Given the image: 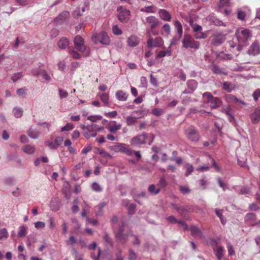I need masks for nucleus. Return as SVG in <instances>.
<instances>
[{
    "instance_id": "f257e3e1",
    "label": "nucleus",
    "mask_w": 260,
    "mask_h": 260,
    "mask_svg": "<svg viewBox=\"0 0 260 260\" xmlns=\"http://www.w3.org/2000/svg\"><path fill=\"white\" fill-rule=\"evenodd\" d=\"M236 37L239 43L248 45L247 42L250 39L252 35L250 30L248 29H238L235 34Z\"/></svg>"
},
{
    "instance_id": "f03ea898",
    "label": "nucleus",
    "mask_w": 260,
    "mask_h": 260,
    "mask_svg": "<svg viewBox=\"0 0 260 260\" xmlns=\"http://www.w3.org/2000/svg\"><path fill=\"white\" fill-rule=\"evenodd\" d=\"M182 46L184 48L187 49H198L200 47V43L198 41H195L190 36L185 35L182 40Z\"/></svg>"
},
{
    "instance_id": "7ed1b4c3",
    "label": "nucleus",
    "mask_w": 260,
    "mask_h": 260,
    "mask_svg": "<svg viewBox=\"0 0 260 260\" xmlns=\"http://www.w3.org/2000/svg\"><path fill=\"white\" fill-rule=\"evenodd\" d=\"M74 45L77 50L81 52L85 53L86 56L90 54V49L84 45L83 39L80 36H77L74 38Z\"/></svg>"
},
{
    "instance_id": "20e7f679",
    "label": "nucleus",
    "mask_w": 260,
    "mask_h": 260,
    "mask_svg": "<svg viewBox=\"0 0 260 260\" xmlns=\"http://www.w3.org/2000/svg\"><path fill=\"white\" fill-rule=\"evenodd\" d=\"M148 139V135L146 133H143L141 135L134 137L131 140V145L134 147H140L142 145L147 143V140Z\"/></svg>"
},
{
    "instance_id": "39448f33",
    "label": "nucleus",
    "mask_w": 260,
    "mask_h": 260,
    "mask_svg": "<svg viewBox=\"0 0 260 260\" xmlns=\"http://www.w3.org/2000/svg\"><path fill=\"white\" fill-rule=\"evenodd\" d=\"M91 39L96 44L100 42L103 45H107L110 43L109 37L105 31H102L99 34H94L92 36Z\"/></svg>"
},
{
    "instance_id": "423d86ee",
    "label": "nucleus",
    "mask_w": 260,
    "mask_h": 260,
    "mask_svg": "<svg viewBox=\"0 0 260 260\" xmlns=\"http://www.w3.org/2000/svg\"><path fill=\"white\" fill-rule=\"evenodd\" d=\"M185 134L188 140L192 142H198L200 139V135L195 127L190 125L185 131Z\"/></svg>"
},
{
    "instance_id": "0eeeda50",
    "label": "nucleus",
    "mask_w": 260,
    "mask_h": 260,
    "mask_svg": "<svg viewBox=\"0 0 260 260\" xmlns=\"http://www.w3.org/2000/svg\"><path fill=\"white\" fill-rule=\"evenodd\" d=\"M143 23L146 26L149 27L152 31L153 29L158 25L159 21L155 16H149L143 21Z\"/></svg>"
},
{
    "instance_id": "6e6552de",
    "label": "nucleus",
    "mask_w": 260,
    "mask_h": 260,
    "mask_svg": "<svg viewBox=\"0 0 260 260\" xmlns=\"http://www.w3.org/2000/svg\"><path fill=\"white\" fill-rule=\"evenodd\" d=\"M148 47L152 48L153 47H160L164 44V42L162 38L160 37L155 38L153 39L152 38H149L147 40Z\"/></svg>"
},
{
    "instance_id": "1a4fd4ad",
    "label": "nucleus",
    "mask_w": 260,
    "mask_h": 260,
    "mask_svg": "<svg viewBox=\"0 0 260 260\" xmlns=\"http://www.w3.org/2000/svg\"><path fill=\"white\" fill-rule=\"evenodd\" d=\"M247 53L252 56H255L260 54V45L257 41L252 43L247 51Z\"/></svg>"
},
{
    "instance_id": "9d476101",
    "label": "nucleus",
    "mask_w": 260,
    "mask_h": 260,
    "mask_svg": "<svg viewBox=\"0 0 260 260\" xmlns=\"http://www.w3.org/2000/svg\"><path fill=\"white\" fill-rule=\"evenodd\" d=\"M131 12L128 10H123L119 12L118 19L121 22H126L129 19Z\"/></svg>"
},
{
    "instance_id": "9b49d317",
    "label": "nucleus",
    "mask_w": 260,
    "mask_h": 260,
    "mask_svg": "<svg viewBox=\"0 0 260 260\" xmlns=\"http://www.w3.org/2000/svg\"><path fill=\"white\" fill-rule=\"evenodd\" d=\"M252 123L256 124L260 119V107L256 108L255 111L250 115Z\"/></svg>"
},
{
    "instance_id": "f8f14e48",
    "label": "nucleus",
    "mask_w": 260,
    "mask_h": 260,
    "mask_svg": "<svg viewBox=\"0 0 260 260\" xmlns=\"http://www.w3.org/2000/svg\"><path fill=\"white\" fill-rule=\"evenodd\" d=\"M158 14L160 18L166 21H170L171 19V16L170 14L168 11H167L165 9H159L158 12Z\"/></svg>"
},
{
    "instance_id": "ddd939ff",
    "label": "nucleus",
    "mask_w": 260,
    "mask_h": 260,
    "mask_svg": "<svg viewBox=\"0 0 260 260\" xmlns=\"http://www.w3.org/2000/svg\"><path fill=\"white\" fill-rule=\"evenodd\" d=\"M27 134L30 138L32 139H37L40 137L41 132L39 130L30 127L29 129L28 130Z\"/></svg>"
},
{
    "instance_id": "4468645a",
    "label": "nucleus",
    "mask_w": 260,
    "mask_h": 260,
    "mask_svg": "<svg viewBox=\"0 0 260 260\" xmlns=\"http://www.w3.org/2000/svg\"><path fill=\"white\" fill-rule=\"evenodd\" d=\"M115 96L118 101L124 102L127 99L128 94L122 90H119L116 92Z\"/></svg>"
},
{
    "instance_id": "2eb2a0df",
    "label": "nucleus",
    "mask_w": 260,
    "mask_h": 260,
    "mask_svg": "<svg viewBox=\"0 0 260 260\" xmlns=\"http://www.w3.org/2000/svg\"><path fill=\"white\" fill-rule=\"evenodd\" d=\"M120 152L124 153L128 156H131L133 154V150L128 148L124 143H120Z\"/></svg>"
},
{
    "instance_id": "dca6fc26",
    "label": "nucleus",
    "mask_w": 260,
    "mask_h": 260,
    "mask_svg": "<svg viewBox=\"0 0 260 260\" xmlns=\"http://www.w3.org/2000/svg\"><path fill=\"white\" fill-rule=\"evenodd\" d=\"M127 42L128 46L133 47L138 45L139 39L137 36L132 35L128 38Z\"/></svg>"
},
{
    "instance_id": "f3484780",
    "label": "nucleus",
    "mask_w": 260,
    "mask_h": 260,
    "mask_svg": "<svg viewBox=\"0 0 260 260\" xmlns=\"http://www.w3.org/2000/svg\"><path fill=\"white\" fill-rule=\"evenodd\" d=\"M190 232L192 235L196 238H202L203 237V234L201 230L196 226H192L190 228Z\"/></svg>"
},
{
    "instance_id": "a211bd4d",
    "label": "nucleus",
    "mask_w": 260,
    "mask_h": 260,
    "mask_svg": "<svg viewBox=\"0 0 260 260\" xmlns=\"http://www.w3.org/2000/svg\"><path fill=\"white\" fill-rule=\"evenodd\" d=\"M23 152L28 155H32L36 151V147L30 145H25L22 149Z\"/></svg>"
},
{
    "instance_id": "6ab92c4d",
    "label": "nucleus",
    "mask_w": 260,
    "mask_h": 260,
    "mask_svg": "<svg viewBox=\"0 0 260 260\" xmlns=\"http://www.w3.org/2000/svg\"><path fill=\"white\" fill-rule=\"evenodd\" d=\"M211 70L212 72L215 74H223V75H226L227 73L226 72H225L224 70H223L222 68H220L217 65L213 64L211 66Z\"/></svg>"
},
{
    "instance_id": "aec40b11",
    "label": "nucleus",
    "mask_w": 260,
    "mask_h": 260,
    "mask_svg": "<svg viewBox=\"0 0 260 260\" xmlns=\"http://www.w3.org/2000/svg\"><path fill=\"white\" fill-rule=\"evenodd\" d=\"M128 235L124 233H116V238L121 244L126 243L128 239Z\"/></svg>"
},
{
    "instance_id": "412c9836",
    "label": "nucleus",
    "mask_w": 260,
    "mask_h": 260,
    "mask_svg": "<svg viewBox=\"0 0 260 260\" xmlns=\"http://www.w3.org/2000/svg\"><path fill=\"white\" fill-rule=\"evenodd\" d=\"M244 220L245 223L248 224L251 221H256V217L255 214L248 213L245 215Z\"/></svg>"
},
{
    "instance_id": "4be33fe9",
    "label": "nucleus",
    "mask_w": 260,
    "mask_h": 260,
    "mask_svg": "<svg viewBox=\"0 0 260 260\" xmlns=\"http://www.w3.org/2000/svg\"><path fill=\"white\" fill-rule=\"evenodd\" d=\"M187 85L190 91L193 92L198 87V82L194 80H189L187 82Z\"/></svg>"
},
{
    "instance_id": "5701e85b",
    "label": "nucleus",
    "mask_w": 260,
    "mask_h": 260,
    "mask_svg": "<svg viewBox=\"0 0 260 260\" xmlns=\"http://www.w3.org/2000/svg\"><path fill=\"white\" fill-rule=\"evenodd\" d=\"M223 42V39L222 37L215 36L213 37L211 40V44L214 46H219Z\"/></svg>"
},
{
    "instance_id": "b1692460",
    "label": "nucleus",
    "mask_w": 260,
    "mask_h": 260,
    "mask_svg": "<svg viewBox=\"0 0 260 260\" xmlns=\"http://www.w3.org/2000/svg\"><path fill=\"white\" fill-rule=\"evenodd\" d=\"M69 13L67 11L61 12L58 15L57 17L54 19V22L56 23H59L61 21H63L65 20L66 17L68 16Z\"/></svg>"
},
{
    "instance_id": "393cba45",
    "label": "nucleus",
    "mask_w": 260,
    "mask_h": 260,
    "mask_svg": "<svg viewBox=\"0 0 260 260\" xmlns=\"http://www.w3.org/2000/svg\"><path fill=\"white\" fill-rule=\"evenodd\" d=\"M45 145L48 146L51 150H56L57 149L55 142H53V138L51 137L50 139L47 140L45 142Z\"/></svg>"
},
{
    "instance_id": "a878e982",
    "label": "nucleus",
    "mask_w": 260,
    "mask_h": 260,
    "mask_svg": "<svg viewBox=\"0 0 260 260\" xmlns=\"http://www.w3.org/2000/svg\"><path fill=\"white\" fill-rule=\"evenodd\" d=\"M13 114L16 118H20L22 116L23 110L20 107H15L13 110Z\"/></svg>"
},
{
    "instance_id": "bb28decb",
    "label": "nucleus",
    "mask_w": 260,
    "mask_h": 260,
    "mask_svg": "<svg viewBox=\"0 0 260 260\" xmlns=\"http://www.w3.org/2000/svg\"><path fill=\"white\" fill-rule=\"evenodd\" d=\"M210 107L212 109H215L219 107L221 102L220 99L217 97H214L210 101Z\"/></svg>"
},
{
    "instance_id": "cd10ccee",
    "label": "nucleus",
    "mask_w": 260,
    "mask_h": 260,
    "mask_svg": "<svg viewBox=\"0 0 260 260\" xmlns=\"http://www.w3.org/2000/svg\"><path fill=\"white\" fill-rule=\"evenodd\" d=\"M216 215L220 218L221 223L224 225L226 223V220L225 219L223 216V210L220 209H216L215 210Z\"/></svg>"
},
{
    "instance_id": "c85d7f7f",
    "label": "nucleus",
    "mask_w": 260,
    "mask_h": 260,
    "mask_svg": "<svg viewBox=\"0 0 260 260\" xmlns=\"http://www.w3.org/2000/svg\"><path fill=\"white\" fill-rule=\"evenodd\" d=\"M148 191L152 194V195H156L159 193L160 190V188H156V186L154 184H151L149 186L148 188Z\"/></svg>"
},
{
    "instance_id": "c756f323",
    "label": "nucleus",
    "mask_w": 260,
    "mask_h": 260,
    "mask_svg": "<svg viewBox=\"0 0 260 260\" xmlns=\"http://www.w3.org/2000/svg\"><path fill=\"white\" fill-rule=\"evenodd\" d=\"M69 45V42L66 38H62L61 39L58 43V46L59 48L61 49H64Z\"/></svg>"
},
{
    "instance_id": "7c9ffc66",
    "label": "nucleus",
    "mask_w": 260,
    "mask_h": 260,
    "mask_svg": "<svg viewBox=\"0 0 260 260\" xmlns=\"http://www.w3.org/2000/svg\"><path fill=\"white\" fill-rule=\"evenodd\" d=\"M155 6L153 5L145 7L140 9V11L142 12H145L147 13H154L155 12Z\"/></svg>"
},
{
    "instance_id": "2f4dec72",
    "label": "nucleus",
    "mask_w": 260,
    "mask_h": 260,
    "mask_svg": "<svg viewBox=\"0 0 260 260\" xmlns=\"http://www.w3.org/2000/svg\"><path fill=\"white\" fill-rule=\"evenodd\" d=\"M40 76H42L47 82H50L51 81V76L45 70H40Z\"/></svg>"
},
{
    "instance_id": "473e14b6",
    "label": "nucleus",
    "mask_w": 260,
    "mask_h": 260,
    "mask_svg": "<svg viewBox=\"0 0 260 260\" xmlns=\"http://www.w3.org/2000/svg\"><path fill=\"white\" fill-rule=\"evenodd\" d=\"M174 26L175 29L177 30L178 35L180 36H182L183 33V28L181 23L179 21L176 20L174 22Z\"/></svg>"
},
{
    "instance_id": "72a5a7b5",
    "label": "nucleus",
    "mask_w": 260,
    "mask_h": 260,
    "mask_svg": "<svg viewBox=\"0 0 260 260\" xmlns=\"http://www.w3.org/2000/svg\"><path fill=\"white\" fill-rule=\"evenodd\" d=\"M102 251L101 248H98L97 253H95L94 252H92L90 254V257L92 260H101L100 256Z\"/></svg>"
},
{
    "instance_id": "f704fd0d",
    "label": "nucleus",
    "mask_w": 260,
    "mask_h": 260,
    "mask_svg": "<svg viewBox=\"0 0 260 260\" xmlns=\"http://www.w3.org/2000/svg\"><path fill=\"white\" fill-rule=\"evenodd\" d=\"M69 51L70 54L72 55V57L75 59H79L81 57L80 54L75 50L73 47H69Z\"/></svg>"
},
{
    "instance_id": "c9c22d12",
    "label": "nucleus",
    "mask_w": 260,
    "mask_h": 260,
    "mask_svg": "<svg viewBox=\"0 0 260 260\" xmlns=\"http://www.w3.org/2000/svg\"><path fill=\"white\" fill-rule=\"evenodd\" d=\"M137 118L135 116H127L125 118V120L126 122V124L128 126H131L134 125L137 121Z\"/></svg>"
},
{
    "instance_id": "e433bc0d",
    "label": "nucleus",
    "mask_w": 260,
    "mask_h": 260,
    "mask_svg": "<svg viewBox=\"0 0 260 260\" xmlns=\"http://www.w3.org/2000/svg\"><path fill=\"white\" fill-rule=\"evenodd\" d=\"M27 226L23 225L19 228V231L18 233V235L20 237L25 236L27 234Z\"/></svg>"
},
{
    "instance_id": "4c0bfd02",
    "label": "nucleus",
    "mask_w": 260,
    "mask_h": 260,
    "mask_svg": "<svg viewBox=\"0 0 260 260\" xmlns=\"http://www.w3.org/2000/svg\"><path fill=\"white\" fill-rule=\"evenodd\" d=\"M91 187L92 189L98 192H100L103 190V188L102 186L97 182H94L92 183L91 185Z\"/></svg>"
},
{
    "instance_id": "58836bf2",
    "label": "nucleus",
    "mask_w": 260,
    "mask_h": 260,
    "mask_svg": "<svg viewBox=\"0 0 260 260\" xmlns=\"http://www.w3.org/2000/svg\"><path fill=\"white\" fill-rule=\"evenodd\" d=\"M100 99L104 104L106 106H108L109 105V95L108 93H103L100 95Z\"/></svg>"
},
{
    "instance_id": "ea45409f",
    "label": "nucleus",
    "mask_w": 260,
    "mask_h": 260,
    "mask_svg": "<svg viewBox=\"0 0 260 260\" xmlns=\"http://www.w3.org/2000/svg\"><path fill=\"white\" fill-rule=\"evenodd\" d=\"M167 183L166 179L164 177H161L158 183L157 184V186H158L159 188H165L167 186Z\"/></svg>"
},
{
    "instance_id": "a19ab883",
    "label": "nucleus",
    "mask_w": 260,
    "mask_h": 260,
    "mask_svg": "<svg viewBox=\"0 0 260 260\" xmlns=\"http://www.w3.org/2000/svg\"><path fill=\"white\" fill-rule=\"evenodd\" d=\"M121 127V124L119 123L116 125H113L112 126H109L108 127L109 132L111 133H115L117 131L119 130Z\"/></svg>"
},
{
    "instance_id": "79ce46f5",
    "label": "nucleus",
    "mask_w": 260,
    "mask_h": 260,
    "mask_svg": "<svg viewBox=\"0 0 260 260\" xmlns=\"http://www.w3.org/2000/svg\"><path fill=\"white\" fill-rule=\"evenodd\" d=\"M215 254L218 260H221L223 255V249L222 247H218L215 250Z\"/></svg>"
},
{
    "instance_id": "37998d69",
    "label": "nucleus",
    "mask_w": 260,
    "mask_h": 260,
    "mask_svg": "<svg viewBox=\"0 0 260 260\" xmlns=\"http://www.w3.org/2000/svg\"><path fill=\"white\" fill-rule=\"evenodd\" d=\"M185 168L186 169V173H185V176L187 177L192 173V172L194 170V168L192 166V165L190 164H186L185 165Z\"/></svg>"
},
{
    "instance_id": "c03bdc74",
    "label": "nucleus",
    "mask_w": 260,
    "mask_h": 260,
    "mask_svg": "<svg viewBox=\"0 0 260 260\" xmlns=\"http://www.w3.org/2000/svg\"><path fill=\"white\" fill-rule=\"evenodd\" d=\"M4 183L7 185L12 186L15 184V179L14 177L9 176L4 179Z\"/></svg>"
},
{
    "instance_id": "a18cd8bd",
    "label": "nucleus",
    "mask_w": 260,
    "mask_h": 260,
    "mask_svg": "<svg viewBox=\"0 0 260 260\" xmlns=\"http://www.w3.org/2000/svg\"><path fill=\"white\" fill-rule=\"evenodd\" d=\"M194 38L197 39H205L207 37V35L206 32H203L201 31L195 32L194 35Z\"/></svg>"
},
{
    "instance_id": "49530a36",
    "label": "nucleus",
    "mask_w": 260,
    "mask_h": 260,
    "mask_svg": "<svg viewBox=\"0 0 260 260\" xmlns=\"http://www.w3.org/2000/svg\"><path fill=\"white\" fill-rule=\"evenodd\" d=\"M9 234L6 228L0 230V240L6 239L8 237Z\"/></svg>"
},
{
    "instance_id": "de8ad7c7",
    "label": "nucleus",
    "mask_w": 260,
    "mask_h": 260,
    "mask_svg": "<svg viewBox=\"0 0 260 260\" xmlns=\"http://www.w3.org/2000/svg\"><path fill=\"white\" fill-rule=\"evenodd\" d=\"M136 206L134 204H131L127 207V212L130 215H133L135 213Z\"/></svg>"
},
{
    "instance_id": "09e8293b",
    "label": "nucleus",
    "mask_w": 260,
    "mask_h": 260,
    "mask_svg": "<svg viewBox=\"0 0 260 260\" xmlns=\"http://www.w3.org/2000/svg\"><path fill=\"white\" fill-rule=\"evenodd\" d=\"M52 211H57L59 209V203L58 201H52L50 205Z\"/></svg>"
},
{
    "instance_id": "8fccbe9b",
    "label": "nucleus",
    "mask_w": 260,
    "mask_h": 260,
    "mask_svg": "<svg viewBox=\"0 0 260 260\" xmlns=\"http://www.w3.org/2000/svg\"><path fill=\"white\" fill-rule=\"evenodd\" d=\"M107 205V203L105 202H102L100 203L96 207L99 209V211L97 213V215H102V209L104 207H105Z\"/></svg>"
},
{
    "instance_id": "3c124183",
    "label": "nucleus",
    "mask_w": 260,
    "mask_h": 260,
    "mask_svg": "<svg viewBox=\"0 0 260 260\" xmlns=\"http://www.w3.org/2000/svg\"><path fill=\"white\" fill-rule=\"evenodd\" d=\"M190 24L191 26V28L193 30V31L195 32H197V31H202V27L201 25L198 24H196V23H193L192 22L191 23H190Z\"/></svg>"
},
{
    "instance_id": "603ef678",
    "label": "nucleus",
    "mask_w": 260,
    "mask_h": 260,
    "mask_svg": "<svg viewBox=\"0 0 260 260\" xmlns=\"http://www.w3.org/2000/svg\"><path fill=\"white\" fill-rule=\"evenodd\" d=\"M151 113L156 116H159L164 113V111L160 108H154L152 110Z\"/></svg>"
},
{
    "instance_id": "864d4df0",
    "label": "nucleus",
    "mask_w": 260,
    "mask_h": 260,
    "mask_svg": "<svg viewBox=\"0 0 260 260\" xmlns=\"http://www.w3.org/2000/svg\"><path fill=\"white\" fill-rule=\"evenodd\" d=\"M102 117L101 115H90L87 116V119L89 120L91 122H96L98 120H101Z\"/></svg>"
},
{
    "instance_id": "5fc2aeb1",
    "label": "nucleus",
    "mask_w": 260,
    "mask_h": 260,
    "mask_svg": "<svg viewBox=\"0 0 260 260\" xmlns=\"http://www.w3.org/2000/svg\"><path fill=\"white\" fill-rule=\"evenodd\" d=\"M223 88L229 92H231L233 89L231 87V83L228 82H224L223 83Z\"/></svg>"
},
{
    "instance_id": "6e6d98bb",
    "label": "nucleus",
    "mask_w": 260,
    "mask_h": 260,
    "mask_svg": "<svg viewBox=\"0 0 260 260\" xmlns=\"http://www.w3.org/2000/svg\"><path fill=\"white\" fill-rule=\"evenodd\" d=\"M148 85L147 80L146 77H142L140 79V87L143 88H147Z\"/></svg>"
},
{
    "instance_id": "4d7b16f0",
    "label": "nucleus",
    "mask_w": 260,
    "mask_h": 260,
    "mask_svg": "<svg viewBox=\"0 0 260 260\" xmlns=\"http://www.w3.org/2000/svg\"><path fill=\"white\" fill-rule=\"evenodd\" d=\"M246 16L245 13L242 10H238L237 12V18L241 21H244Z\"/></svg>"
},
{
    "instance_id": "13d9d810",
    "label": "nucleus",
    "mask_w": 260,
    "mask_h": 260,
    "mask_svg": "<svg viewBox=\"0 0 260 260\" xmlns=\"http://www.w3.org/2000/svg\"><path fill=\"white\" fill-rule=\"evenodd\" d=\"M250 193V191L249 188L245 186L242 187L239 192H238V194H249Z\"/></svg>"
},
{
    "instance_id": "bf43d9fd",
    "label": "nucleus",
    "mask_w": 260,
    "mask_h": 260,
    "mask_svg": "<svg viewBox=\"0 0 260 260\" xmlns=\"http://www.w3.org/2000/svg\"><path fill=\"white\" fill-rule=\"evenodd\" d=\"M113 32L116 35H120L122 34V30L117 26V25H114L112 28Z\"/></svg>"
},
{
    "instance_id": "052dcab7",
    "label": "nucleus",
    "mask_w": 260,
    "mask_h": 260,
    "mask_svg": "<svg viewBox=\"0 0 260 260\" xmlns=\"http://www.w3.org/2000/svg\"><path fill=\"white\" fill-rule=\"evenodd\" d=\"M217 180L219 186L221 187L224 191L225 190V189L228 188L226 184L222 181L220 177L217 178Z\"/></svg>"
},
{
    "instance_id": "680f3d73",
    "label": "nucleus",
    "mask_w": 260,
    "mask_h": 260,
    "mask_svg": "<svg viewBox=\"0 0 260 260\" xmlns=\"http://www.w3.org/2000/svg\"><path fill=\"white\" fill-rule=\"evenodd\" d=\"M73 128V126L72 124H71L70 123H68L65 126L61 127V132L69 131L72 129Z\"/></svg>"
},
{
    "instance_id": "e2e57ef3",
    "label": "nucleus",
    "mask_w": 260,
    "mask_h": 260,
    "mask_svg": "<svg viewBox=\"0 0 260 260\" xmlns=\"http://www.w3.org/2000/svg\"><path fill=\"white\" fill-rule=\"evenodd\" d=\"M104 115L109 118H115L117 115V112L116 111H113L109 112H105Z\"/></svg>"
},
{
    "instance_id": "0e129e2a",
    "label": "nucleus",
    "mask_w": 260,
    "mask_h": 260,
    "mask_svg": "<svg viewBox=\"0 0 260 260\" xmlns=\"http://www.w3.org/2000/svg\"><path fill=\"white\" fill-rule=\"evenodd\" d=\"M63 138L62 137H57L55 138V139L54 140V142H55V144L56 145V146H57V148H58V147L59 146H60L63 142Z\"/></svg>"
},
{
    "instance_id": "69168bd1",
    "label": "nucleus",
    "mask_w": 260,
    "mask_h": 260,
    "mask_svg": "<svg viewBox=\"0 0 260 260\" xmlns=\"http://www.w3.org/2000/svg\"><path fill=\"white\" fill-rule=\"evenodd\" d=\"M59 96L61 99H64L68 96V93L65 90L62 89H60L59 90Z\"/></svg>"
},
{
    "instance_id": "338daca9",
    "label": "nucleus",
    "mask_w": 260,
    "mask_h": 260,
    "mask_svg": "<svg viewBox=\"0 0 260 260\" xmlns=\"http://www.w3.org/2000/svg\"><path fill=\"white\" fill-rule=\"evenodd\" d=\"M252 96L255 101H256L260 97V89H257L252 93Z\"/></svg>"
},
{
    "instance_id": "774afa93",
    "label": "nucleus",
    "mask_w": 260,
    "mask_h": 260,
    "mask_svg": "<svg viewBox=\"0 0 260 260\" xmlns=\"http://www.w3.org/2000/svg\"><path fill=\"white\" fill-rule=\"evenodd\" d=\"M137 259V255L136 253L134 251V250L130 249L129 250V255L128 256L129 260H136Z\"/></svg>"
}]
</instances>
